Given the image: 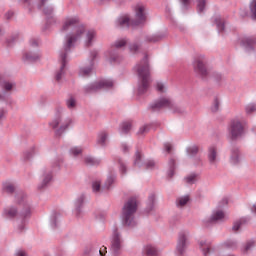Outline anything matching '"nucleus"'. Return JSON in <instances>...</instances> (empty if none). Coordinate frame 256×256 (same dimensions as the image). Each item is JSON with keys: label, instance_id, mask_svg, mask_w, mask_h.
<instances>
[{"label": "nucleus", "instance_id": "1", "mask_svg": "<svg viewBox=\"0 0 256 256\" xmlns=\"http://www.w3.org/2000/svg\"><path fill=\"white\" fill-rule=\"evenodd\" d=\"M86 31L87 28L85 27V24L81 23V19H79V17L73 16L65 18L62 24L61 32L69 33L66 34L63 48L59 53L61 66L55 73V81H57V83H60L63 79V75H65V67H67V55L71 53L72 49H75V43H77L83 37V35H85Z\"/></svg>", "mask_w": 256, "mask_h": 256}, {"label": "nucleus", "instance_id": "2", "mask_svg": "<svg viewBox=\"0 0 256 256\" xmlns=\"http://www.w3.org/2000/svg\"><path fill=\"white\" fill-rule=\"evenodd\" d=\"M134 71L138 75V94L145 95L151 86V62L149 61V54L136 63Z\"/></svg>", "mask_w": 256, "mask_h": 256}, {"label": "nucleus", "instance_id": "3", "mask_svg": "<svg viewBox=\"0 0 256 256\" xmlns=\"http://www.w3.org/2000/svg\"><path fill=\"white\" fill-rule=\"evenodd\" d=\"M137 197L132 196L124 203L122 208V224L124 227H136L137 221H135V213H137Z\"/></svg>", "mask_w": 256, "mask_h": 256}, {"label": "nucleus", "instance_id": "4", "mask_svg": "<svg viewBox=\"0 0 256 256\" xmlns=\"http://www.w3.org/2000/svg\"><path fill=\"white\" fill-rule=\"evenodd\" d=\"M149 109L152 113L157 111H161V109H170L173 113H178V115H183L185 113V109L179 107L173 103V101L169 98L162 97L149 105Z\"/></svg>", "mask_w": 256, "mask_h": 256}, {"label": "nucleus", "instance_id": "5", "mask_svg": "<svg viewBox=\"0 0 256 256\" xmlns=\"http://www.w3.org/2000/svg\"><path fill=\"white\" fill-rule=\"evenodd\" d=\"M16 203L20 207H22L20 211V217L22 221H25V219H29L31 217V203L27 199V194L25 192L20 191L15 195Z\"/></svg>", "mask_w": 256, "mask_h": 256}, {"label": "nucleus", "instance_id": "6", "mask_svg": "<svg viewBox=\"0 0 256 256\" xmlns=\"http://www.w3.org/2000/svg\"><path fill=\"white\" fill-rule=\"evenodd\" d=\"M114 83L112 80H100L96 82H92L84 86L83 91L85 95H90L91 93H97V91H101V89H111Z\"/></svg>", "mask_w": 256, "mask_h": 256}, {"label": "nucleus", "instance_id": "7", "mask_svg": "<svg viewBox=\"0 0 256 256\" xmlns=\"http://www.w3.org/2000/svg\"><path fill=\"white\" fill-rule=\"evenodd\" d=\"M245 133V128L239 120H231L228 127V135L230 141H237L240 137H243Z\"/></svg>", "mask_w": 256, "mask_h": 256}, {"label": "nucleus", "instance_id": "8", "mask_svg": "<svg viewBox=\"0 0 256 256\" xmlns=\"http://www.w3.org/2000/svg\"><path fill=\"white\" fill-rule=\"evenodd\" d=\"M194 72L199 75L203 81L209 76V70H207V61H205V56L200 55L194 60Z\"/></svg>", "mask_w": 256, "mask_h": 256}, {"label": "nucleus", "instance_id": "9", "mask_svg": "<svg viewBox=\"0 0 256 256\" xmlns=\"http://www.w3.org/2000/svg\"><path fill=\"white\" fill-rule=\"evenodd\" d=\"M127 45L126 39L117 40L113 47L108 51L109 53V61L110 63H119L121 61V55L117 49H121V47H125Z\"/></svg>", "mask_w": 256, "mask_h": 256}, {"label": "nucleus", "instance_id": "10", "mask_svg": "<svg viewBox=\"0 0 256 256\" xmlns=\"http://www.w3.org/2000/svg\"><path fill=\"white\" fill-rule=\"evenodd\" d=\"M240 45L246 53H253L256 47V35H245L240 38Z\"/></svg>", "mask_w": 256, "mask_h": 256}, {"label": "nucleus", "instance_id": "11", "mask_svg": "<svg viewBox=\"0 0 256 256\" xmlns=\"http://www.w3.org/2000/svg\"><path fill=\"white\" fill-rule=\"evenodd\" d=\"M147 21V15H145V6L138 4L135 8V18L131 19V25L133 27H138V25H143Z\"/></svg>", "mask_w": 256, "mask_h": 256}, {"label": "nucleus", "instance_id": "12", "mask_svg": "<svg viewBox=\"0 0 256 256\" xmlns=\"http://www.w3.org/2000/svg\"><path fill=\"white\" fill-rule=\"evenodd\" d=\"M111 251L114 256H119L121 251V234L119 233V229L117 227L113 229Z\"/></svg>", "mask_w": 256, "mask_h": 256}, {"label": "nucleus", "instance_id": "13", "mask_svg": "<svg viewBox=\"0 0 256 256\" xmlns=\"http://www.w3.org/2000/svg\"><path fill=\"white\" fill-rule=\"evenodd\" d=\"M208 163L214 167H217V163H219V152L217 146L212 145L208 147Z\"/></svg>", "mask_w": 256, "mask_h": 256}, {"label": "nucleus", "instance_id": "14", "mask_svg": "<svg viewBox=\"0 0 256 256\" xmlns=\"http://www.w3.org/2000/svg\"><path fill=\"white\" fill-rule=\"evenodd\" d=\"M13 87H15L14 83H11L5 80L3 76H0V89H3L4 91L8 92V91H13ZM0 101H7L5 92H0Z\"/></svg>", "mask_w": 256, "mask_h": 256}, {"label": "nucleus", "instance_id": "15", "mask_svg": "<svg viewBox=\"0 0 256 256\" xmlns=\"http://www.w3.org/2000/svg\"><path fill=\"white\" fill-rule=\"evenodd\" d=\"M176 251L180 256L185 255V251H187V235L183 232L178 236Z\"/></svg>", "mask_w": 256, "mask_h": 256}, {"label": "nucleus", "instance_id": "16", "mask_svg": "<svg viewBox=\"0 0 256 256\" xmlns=\"http://www.w3.org/2000/svg\"><path fill=\"white\" fill-rule=\"evenodd\" d=\"M51 181H53V172H45L43 174L42 182L37 186L38 191H44V189H47Z\"/></svg>", "mask_w": 256, "mask_h": 256}, {"label": "nucleus", "instance_id": "17", "mask_svg": "<svg viewBox=\"0 0 256 256\" xmlns=\"http://www.w3.org/2000/svg\"><path fill=\"white\" fill-rule=\"evenodd\" d=\"M85 206V194H80L74 201V207L76 211V217H80L83 213V207Z\"/></svg>", "mask_w": 256, "mask_h": 256}, {"label": "nucleus", "instance_id": "18", "mask_svg": "<svg viewBox=\"0 0 256 256\" xmlns=\"http://www.w3.org/2000/svg\"><path fill=\"white\" fill-rule=\"evenodd\" d=\"M197 1V11L198 13H203L205 11V6L207 5V0H196ZM183 9H187L191 3V0H181Z\"/></svg>", "mask_w": 256, "mask_h": 256}, {"label": "nucleus", "instance_id": "19", "mask_svg": "<svg viewBox=\"0 0 256 256\" xmlns=\"http://www.w3.org/2000/svg\"><path fill=\"white\" fill-rule=\"evenodd\" d=\"M167 37V33L164 32H158L153 35H148L145 37L146 43H159V41H163Z\"/></svg>", "mask_w": 256, "mask_h": 256}, {"label": "nucleus", "instance_id": "20", "mask_svg": "<svg viewBox=\"0 0 256 256\" xmlns=\"http://www.w3.org/2000/svg\"><path fill=\"white\" fill-rule=\"evenodd\" d=\"M3 215L7 219H15L17 215H19V209L16 206H10L8 208H4Z\"/></svg>", "mask_w": 256, "mask_h": 256}, {"label": "nucleus", "instance_id": "21", "mask_svg": "<svg viewBox=\"0 0 256 256\" xmlns=\"http://www.w3.org/2000/svg\"><path fill=\"white\" fill-rule=\"evenodd\" d=\"M116 27H119L120 29H129V25H131V19L127 16L119 17L115 21Z\"/></svg>", "mask_w": 256, "mask_h": 256}, {"label": "nucleus", "instance_id": "22", "mask_svg": "<svg viewBox=\"0 0 256 256\" xmlns=\"http://www.w3.org/2000/svg\"><path fill=\"white\" fill-rule=\"evenodd\" d=\"M24 61H29V63H35L41 59V54L39 52H26L23 56Z\"/></svg>", "mask_w": 256, "mask_h": 256}, {"label": "nucleus", "instance_id": "23", "mask_svg": "<svg viewBox=\"0 0 256 256\" xmlns=\"http://www.w3.org/2000/svg\"><path fill=\"white\" fill-rule=\"evenodd\" d=\"M71 123H73V120L68 119L66 120V122L61 124V126L55 130L56 137H61V135H63L64 132L67 131V129H69V126L71 125Z\"/></svg>", "mask_w": 256, "mask_h": 256}, {"label": "nucleus", "instance_id": "24", "mask_svg": "<svg viewBox=\"0 0 256 256\" xmlns=\"http://www.w3.org/2000/svg\"><path fill=\"white\" fill-rule=\"evenodd\" d=\"M145 256H159V250L153 245H146L143 249Z\"/></svg>", "mask_w": 256, "mask_h": 256}, {"label": "nucleus", "instance_id": "25", "mask_svg": "<svg viewBox=\"0 0 256 256\" xmlns=\"http://www.w3.org/2000/svg\"><path fill=\"white\" fill-rule=\"evenodd\" d=\"M224 249H229L230 251H235L239 247V243L236 240L228 239L222 243Z\"/></svg>", "mask_w": 256, "mask_h": 256}, {"label": "nucleus", "instance_id": "26", "mask_svg": "<svg viewBox=\"0 0 256 256\" xmlns=\"http://www.w3.org/2000/svg\"><path fill=\"white\" fill-rule=\"evenodd\" d=\"M84 163L87 167H95L97 165H101V160L93 156H86L84 157Z\"/></svg>", "mask_w": 256, "mask_h": 256}, {"label": "nucleus", "instance_id": "27", "mask_svg": "<svg viewBox=\"0 0 256 256\" xmlns=\"http://www.w3.org/2000/svg\"><path fill=\"white\" fill-rule=\"evenodd\" d=\"M239 161V148L234 146L231 148L230 162L232 165H239Z\"/></svg>", "mask_w": 256, "mask_h": 256}, {"label": "nucleus", "instance_id": "28", "mask_svg": "<svg viewBox=\"0 0 256 256\" xmlns=\"http://www.w3.org/2000/svg\"><path fill=\"white\" fill-rule=\"evenodd\" d=\"M224 217H225V213H223V211L221 210H218L209 218L208 221H206V226H208L209 223H215V221H221V219H223Z\"/></svg>", "mask_w": 256, "mask_h": 256}, {"label": "nucleus", "instance_id": "29", "mask_svg": "<svg viewBox=\"0 0 256 256\" xmlns=\"http://www.w3.org/2000/svg\"><path fill=\"white\" fill-rule=\"evenodd\" d=\"M168 177L169 179H172V177L175 176V170L177 169V162H175V159L173 158H170L169 161H168Z\"/></svg>", "mask_w": 256, "mask_h": 256}, {"label": "nucleus", "instance_id": "30", "mask_svg": "<svg viewBox=\"0 0 256 256\" xmlns=\"http://www.w3.org/2000/svg\"><path fill=\"white\" fill-rule=\"evenodd\" d=\"M214 23L218 29V33H223V31H225V19L221 16H215Z\"/></svg>", "mask_w": 256, "mask_h": 256}, {"label": "nucleus", "instance_id": "31", "mask_svg": "<svg viewBox=\"0 0 256 256\" xmlns=\"http://www.w3.org/2000/svg\"><path fill=\"white\" fill-rule=\"evenodd\" d=\"M95 37H97V32H95V30H89L86 33L85 46L91 47L93 45V39H95Z\"/></svg>", "mask_w": 256, "mask_h": 256}, {"label": "nucleus", "instance_id": "32", "mask_svg": "<svg viewBox=\"0 0 256 256\" xmlns=\"http://www.w3.org/2000/svg\"><path fill=\"white\" fill-rule=\"evenodd\" d=\"M255 247V242L254 240H248L245 245L242 247L241 252L243 255H247L249 251H252L253 248Z\"/></svg>", "mask_w": 256, "mask_h": 256}, {"label": "nucleus", "instance_id": "33", "mask_svg": "<svg viewBox=\"0 0 256 256\" xmlns=\"http://www.w3.org/2000/svg\"><path fill=\"white\" fill-rule=\"evenodd\" d=\"M154 208H155V194H150V196L148 197V204H147V207L145 208V212L151 213Z\"/></svg>", "mask_w": 256, "mask_h": 256}, {"label": "nucleus", "instance_id": "34", "mask_svg": "<svg viewBox=\"0 0 256 256\" xmlns=\"http://www.w3.org/2000/svg\"><path fill=\"white\" fill-rule=\"evenodd\" d=\"M24 9H27L29 13L35 9V0H20Z\"/></svg>", "mask_w": 256, "mask_h": 256}, {"label": "nucleus", "instance_id": "35", "mask_svg": "<svg viewBox=\"0 0 256 256\" xmlns=\"http://www.w3.org/2000/svg\"><path fill=\"white\" fill-rule=\"evenodd\" d=\"M3 191L8 195H13L15 193V185L11 184V182H6L3 184Z\"/></svg>", "mask_w": 256, "mask_h": 256}, {"label": "nucleus", "instance_id": "36", "mask_svg": "<svg viewBox=\"0 0 256 256\" xmlns=\"http://www.w3.org/2000/svg\"><path fill=\"white\" fill-rule=\"evenodd\" d=\"M197 177H199V174H197V173H192V174L186 176V177L184 178V181H186V183H187L188 185H193V184L197 183Z\"/></svg>", "mask_w": 256, "mask_h": 256}, {"label": "nucleus", "instance_id": "37", "mask_svg": "<svg viewBox=\"0 0 256 256\" xmlns=\"http://www.w3.org/2000/svg\"><path fill=\"white\" fill-rule=\"evenodd\" d=\"M131 127V122H123L120 125V133H122L123 135H127V133L131 131Z\"/></svg>", "mask_w": 256, "mask_h": 256}, {"label": "nucleus", "instance_id": "38", "mask_svg": "<svg viewBox=\"0 0 256 256\" xmlns=\"http://www.w3.org/2000/svg\"><path fill=\"white\" fill-rule=\"evenodd\" d=\"M200 247L202 249L204 256H209L211 254V246L205 241L200 242Z\"/></svg>", "mask_w": 256, "mask_h": 256}, {"label": "nucleus", "instance_id": "39", "mask_svg": "<svg viewBox=\"0 0 256 256\" xmlns=\"http://www.w3.org/2000/svg\"><path fill=\"white\" fill-rule=\"evenodd\" d=\"M187 155L190 157H195L199 153V146L193 145L186 148Z\"/></svg>", "mask_w": 256, "mask_h": 256}, {"label": "nucleus", "instance_id": "40", "mask_svg": "<svg viewBox=\"0 0 256 256\" xmlns=\"http://www.w3.org/2000/svg\"><path fill=\"white\" fill-rule=\"evenodd\" d=\"M249 7L251 20L256 21V0H252Z\"/></svg>", "mask_w": 256, "mask_h": 256}, {"label": "nucleus", "instance_id": "41", "mask_svg": "<svg viewBox=\"0 0 256 256\" xmlns=\"http://www.w3.org/2000/svg\"><path fill=\"white\" fill-rule=\"evenodd\" d=\"M61 124V114H57L56 117L49 122V126L52 127L53 129H57L59 125Z\"/></svg>", "mask_w": 256, "mask_h": 256}, {"label": "nucleus", "instance_id": "42", "mask_svg": "<svg viewBox=\"0 0 256 256\" xmlns=\"http://www.w3.org/2000/svg\"><path fill=\"white\" fill-rule=\"evenodd\" d=\"M95 65H92L91 64L89 65V67H83L80 69V75H82L83 77H87L89 75H91L92 71H93V67Z\"/></svg>", "mask_w": 256, "mask_h": 256}, {"label": "nucleus", "instance_id": "43", "mask_svg": "<svg viewBox=\"0 0 256 256\" xmlns=\"http://www.w3.org/2000/svg\"><path fill=\"white\" fill-rule=\"evenodd\" d=\"M139 49H141V43L139 42H132L129 44V51L130 53H138Z\"/></svg>", "mask_w": 256, "mask_h": 256}, {"label": "nucleus", "instance_id": "44", "mask_svg": "<svg viewBox=\"0 0 256 256\" xmlns=\"http://www.w3.org/2000/svg\"><path fill=\"white\" fill-rule=\"evenodd\" d=\"M118 164L121 175H127V165L123 162V159L118 158Z\"/></svg>", "mask_w": 256, "mask_h": 256}, {"label": "nucleus", "instance_id": "45", "mask_svg": "<svg viewBox=\"0 0 256 256\" xmlns=\"http://www.w3.org/2000/svg\"><path fill=\"white\" fill-rule=\"evenodd\" d=\"M107 137L108 135L106 134V132H101L98 135V140H97L98 145H101L102 147L105 146V141H107Z\"/></svg>", "mask_w": 256, "mask_h": 256}, {"label": "nucleus", "instance_id": "46", "mask_svg": "<svg viewBox=\"0 0 256 256\" xmlns=\"http://www.w3.org/2000/svg\"><path fill=\"white\" fill-rule=\"evenodd\" d=\"M117 176H109L104 184L105 189H111V185L115 183Z\"/></svg>", "mask_w": 256, "mask_h": 256}, {"label": "nucleus", "instance_id": "47", "mask_svg": "<svg viewBox=\"0 0 256 256\" xmlns=\"http://www.w3.org/2000/svg\"><path fill=\"white\" fill-rule=\"evenodd\" d=\"M42 11L46 17L52 18L53 11H55V9L53 8V6H46L42 9Z\"/></svg>", "mask_w": 256, "mask_h": 256}, {"label": "nucleus", "instance_id": "48", "mask_svg": "<svg viewBox=\"0 0 256 256\" xmlns=\"http://www.w3.org/2000/svg\"><path fill=\"white\" fill-rule=\"evenodd\" d=\"M59 219V214L54 213L50 219V225L53 229H57V223Z\"/></svg>", "mask_w": 256, "mask_h": 256}, {"label": "nucleus", "instance_id": "49", "mask_svg": "<svg viewBox=\"0 0 256 256\" xmlns=\"http://www.w3.org/2000/svg\"><path fill=\"white\" fill-rule=\"evenodd\" d=\"M143 158V155L139 150L135 152V160L134 165H137L138 167H141V159Z\"/></svg>", "mask_w": 256, "mask_h": 256}, {"label": "nucleus", "instance_id": "50", "mask_svg": "<svg viewBox=\"0 0 256 256\" xmlns=\"http://www.w3.org/2000/svg\"><path fill=\"white\" fill-rule=\"evenodd\" d=\"M99 55V52L97 50H92L90 52V62H89V65L93 66L95 65V59H97Z\"/></svg>", "mask_w": 256, "mask_h": 256}, {"label": "nucleus", "instance_id": "51", "mask_svg": "<svg viewBox=\"0 0 256 256\" xmlns=\"http://www.w3.org/2000/svg\"><path fill=\"white\" fill-rule=\"evenodd\" d=\"M189 203V196H183L178 199V207H185V205Z\"/></svg>", "mask_w": 256, "mask_h": 256}, {"label": "nucleus", "instance_id": "52", "mask_svg": "<svg viewBox=\"0 0 256 256\" xmlns=\"http://www.w3.org/2000/svg\"><path fill=\"white\" fill-rule=\"evenodd\" d=\"M33 155H35V148H31L30 150L24 152V161H29Z\"/></svg>", "mask_w": 256, "mask_h": 256}, {"label": "nucleus", "instance_id": "53", "mask_svg": "<svg viewBox=\"0 0 256 256\" xmlns=\"http://www.w3.org/2000/svg\"><path fill=\"white\" fill-rule=\"evenodd\" d=\"M219 105H221V103L219 102V98L216 97L213 106L211 107L212 113H217V111H219Z\"/></svg>", "mask_w": 256, "mask_h": 256}, {"label": "nucleus", "instance_id": "54", "mask_svg": "<svg viewBox=\"0 0 256 256\" xmlns=\"http://www.w3.org/2000/svg\"><path fill=\"white\" fill-rule=\"evenodd\" d=\"M66 105H67L68 109H73V107H75V105H77V102L75 101V98L73 96H71L66 101Z\"/></svg>", "mask_w": 256, "mask_h": 256}, {"label": "nucleus", "instance_id": "55", "mask_svg": "<svg viewBox=\"0 0 256 256\" xmlns=\"http://www.w3.org/2000/svg\"><path fill=\"white\" fill-rule=\"evenodd\" d=\"M70 153L74 155V157H77V155H81V153H83V149L80 147H73L70 149Z\"/></svg>", "mask_w": 256, "mask_h": 256}, {"label": "nucleus", "instance_id": "56", "mask_svg": "<svg viewBox=\"0 0 256 256\" xmlns=\"http://www.w3.org/2000/svg\"><path fill=\"white\" fill-rule=\"evenodd\" d=\"M246 113L248 114V115H251V113H255V111H256V105L255 104H249V105H247L246 106Z\"/></svg>", "mask_w": 256, "mask_h": 256}, {"label": "nucleus", "instance_id": "57", "mask_svg": "<svg viewBox=\"0 0 256 256\" xmlns=\"http://www.w3.org/2000/svg\"><path fill=\"white\" fill-rule=\"evenodd\" d=\"M92 189L94 193H99V191H101V182H93Z\"/></svg>", "mask_w": 256, "mask_h": 256}, {"label": "nucleus", "instance_id": "58", "mask_svg": "<svg viewBox=\"0 0 256 256\" xmlns=\"http://www.w3.org/2000/svg\"><path fill=\"white\" fill-rule=\"evenodd\" d=\"M145 133H149V126L148 125H145V126H142L139 131H138V135H145Z\"/></svg>", "mask_w": 256, "mask_h": 256}, {"label": "nucleus", "instance_id": "59", "mask_svg": "<svg viewBox=\"0 0 256 256\" xmlns=\"http://www.w3.org/2000/svg\"><path fill=\"white\" fill-rule=\"evenodd\" d=\"M239 229H241V222H239L238 220L235 221L233 223V226H232V231H234V233H237V231H239Z\"/></svg>", "mask_w": 256, "mask_h": 256}, {"label": "nucleus", "instance_id": "60", "mask_svg": "<svg viewBox=\"0 0 256 256\" xmlns=\"http://www.w3.org/2000/svg\"><path fill=\"white\" fill-rule=\"evenodd\" d=\"M156 89L159 93H165V85H163L161 82L157 83Z\"/></svg>", "mask_w": 256, "mask_h": 256}, {"label": "nucleus", "instance_id": "61", "mask_svg": "<svg viewBox=\"0 0 256 256\" xmlns=\"http://www.w3.org/2000/svg\"><path fill=\"white\" fill-rule=\"evenodd\" d=\"M164 149L166 152L171 153V151L173 150V146L171 145V143L166 142L164 143Z\"/></svg>", "mask_w": 256, "mask_h": 256}, {"label": "nucleus", "instance_id": "62", "mask_svg": "<svg viewBox=\"0 0 256 256\" xmlns=\"http://www.w3.org/2000/svg\"><path fill=\"white\" fill-rule=\"evenodd\" d=\"M45 3H47V0H38L37 9H39V11H41V9H43V7H45Z\"/></svg>", "mask_w": 256, "mask_h": 256}, {"label": "nucleus", "instance_id": "63", "mask_svg": "<svg viewBox=\"0 0 256 256\" xmlns=\"http://www.w3.org/2000/svg\"><path fill=\"white\" fill-rule=\"evenodd\" d=\"M153 167H155V161L149 160V161L146 163V169H153Z\"/></svg>", "mask_w": 256, "mask_h": 256}, {"label": "nucleus", "instance_id": "64", "mask_svg": "<svg viewBox=\"0 0 256 256\" xmlns=\"http://www.w3.org/2000/svg\"><path fill=\"white\" fill-rule=\"evenodd\" d=\"M13 15H15V12L10 10V11L6 12L5 19H7V20L12 19Z\"/></svg>", "mask_w": 256, "mask_h": 256}]
</instances>
